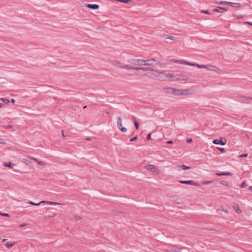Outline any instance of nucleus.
I'll return each mask as SVG.
<instances>
[{
  "instance_id": "16",
  "label": "nucleus",
  "mask_w": 252,
  "mask_h": 252,
  "mask_svg": "<svg viewBox=\"0 0 252 252\" xmlns=\"http://www.w3.org/2000/svg\"><path fill=\"white\" fill-rule=\"evenodd\" d=\"M0 100L2 101L3 105L4 104H8L9 102V100L6 98H0Z\"/></svg>"
},
{
  "instance_id": "43",
  "label": "nucleus",
  "mask_w": 252,
  "mask_h": 252,
  "mask_svg": "<svg viewBox=\"0 0 252 252\" xmlns=\"http://www.w3.org/2000/svg\"><path fill=\"white\" fill-rule=\"evenodd\" d=\"M172 252H181L179 251L178 250H177L176 249H174L172 250Z\"/></svg>"
},
{
  "instance_id": "56",
  "label": "nucleus",
  "mask_w": 252,
  "mask_h": 252,
  "mask_svg": "<svg viewBox=\"0 0 252 252\" xmlns=\"http://www.w3.org/2000/svg\"><path fill=\"white\" fill-rule=\"evenodd\" d=\"M86 140H91V139L90 138H87Z\"/></svg>"
},
{
  "instance_id": "53",
  "label": "nucleus",
  "mask_w": 252,
  "mask_h": 252,
  "mask_svg": "<svg viewBox=\"0 0 252 252\" xmlns=\"http://www.w3.org/2000/svg\"><path fill=\"white\" fill-rule=\"evenodd\" d=\"M222 211H223L224 212H225V213H228V211H227V210H222Z\"/></svg>"
},
{
  "instance_id": "51",
  "label": "nucleus",
  "mask_w": 252,
  "mask_h": 252,
  "mask_svg": "<svg viewBox=\"0 0 252 252\" xmlns=\"http://www.w3.org/2000/svg\"><path fill=\"white\" fill-rule=\"evenodd\" d=\"M62 136H63V137H65V135H64V133H63V131H62Z\"/></svg>"
},
{
  "instance_id": "32",
  "label": "nucleus",
  "mask_w": 252,
  "mask_h": 252,
  "mask_svg": "<svg viewBox=\"0 0 252 252\" xmlns=\"http://www.w3.org/2000/svg\"><path fill=\"white\" fill-rule=\"evenodd\" d=\"M248 156V154H243V155H240L239 156V157H247Z\"/></svg>"
},
{
  "instance_id": "34",
  "label": "nucleus",
  "mask_w": 252,
  "mask_h": 252,
  "mask_svg": "<svg viewBox=\"0 0 252 252\" xmlns=\"http://www.w3.org/2000/svg\"><path fill=\"white\" fill-rule=\"evenodd\" d=\"M213 11H214V12H220V11L219 10V9L218 8V7H217V8H216V9H214L213 10Z\"/></svg>"
},
{
  "instance_id": "57",
  "label": "nucleus",
  "mask_w": 252,
  "mask_h": 252,
  "mask_svg": "<svg viewBox=\"0 0 252 252\" xmlns=\"http://www.w3.org/2000/svg\"><path fill=\"white\" fill-rule=\"evenodd\" d=\"M120 66H124V65H121L119 66V67H120Z\"/></svg>"
},
{
  "instance_id": "40",
  "label": "nucleus",
  "mask_w": 252,
  "mask_h": 252,
  "mask_svg": "<svg viewBox=\"0 0 252 252\" xmlns=\"http://www.w3.org/2000/svg\"><path fill=\"white\" fill-rule=\"evenodd\" d=\"M199 66L201 67H198V68H207L206 66L204 65H199Z\"/></svg>"
},
{
  "instance_id": "11",
  "label": "nucleus",
  "mask_w": 252,
  "mask_h": 252,
  "mask_svg": "<svg viewBox=\"0 0 252 252\" xmlns=\"http://www.w3.org/2000/svg\"><path fill=\"white\" fill-rule=\"evenodd\" d=\"M216 175L218 176H231V173L230 172H222L216 173Z\"/></svg>"
},
{
  "instance_id": "6",
  "label": "nucleus",
  "mask_w": 252,
  "mask_h": 252,
  "mask_svg": "<svg viewBox=\"0 0 252 252\" xmlns=\"http://www.w3.org/2000/svg\"><path fill=\"white\" fill-rule=\"evenodd\" d=\"M179 182L182 184H188V185H190L191 186H199V185L197 183H196V182L192 181V180H189V181L180 180V181H179Z\"/></svg>"
},
{
  "instance_id": "46",
  "label": "nucleus",
  "mask_w": 252,
  "mask_h": 252,
  "mask_svg": "<svg viewBox=\"0 0 252 252\" xmlns=\"http://www.w3.org/2000/svg\"><path fill=\"white\" fill-rule=\"evenodd\" d=\"M11 102L12 103H14L15 102V100L14 99H12L11 100Z\"/></svg>"
},
{
  "instance_id": "7",
  "label": "nucleus",
  "mask_w": 252,
  "mask_h": 252,
  "mask_svg": "<svg viewBox=\"0 0 252 252\" xmlns=\"http://www.w3.org/2000/svg\"><path fill=\"white\" fill-rule=\"evenodd\" d=\"M142 70L143 71H155V70L151 67H137L136 70Z\"/></svg>"
},
{
  "instance_id": "48",
  "label": "nucleus",
  "mask_w": 252,
  "mask_h": 252,
  "mask_svg": "<svg viewBox=\"0 0 252 252\" xmlns=\"http://www.w3.org/2000/svg\"><path fill=\"white\" fill-rule=\"evenodd\" d=\"M26 223H23V224H21V225H20V226H21V227H24V226H26Z\"/></svg>"
},
{
  "instance_id": "20",
  "label": "nucleus",
  "mask_w": 252,
  "mask_h": 252,
  "mask_svg": "<svg viewBox=\"0 0 252 252\" xmlns=\"http://www.w3.org/2000/svg\"><path fill=\"white\" fill-rule=\"evenodd\" d=\"M133 119L134 120V125H135V128L136 129H138V128H139V124L137 122L136 119L135 117H133Z\"/></svg>"
},
{
  "instance_id": "8",
  "label": "nucleus",
  "mask_w": 252,
  "mask_h": 252,
  "mask_svg": "<svg viewBox=\"0 0 252 252\" xmlns=\"http://www.w3.org/2000/svg\"><path fill=\"white\" fill-rule=\"evenodd\" d=\"M87 7L92 9H97L99 8V5L96 4H88Z\"/></svg>"
},
{
  "instance_id": "35",
  "label": "nucleus",
  "mask_w": 252,
  "mask_h": 252,
  "mask_svg": "<svg viewBox=\"0 0 252 252\" xmlns=\"http://www.w3.org/2000/svg\"><path fill=\"white\" fill-rule=\"evenodd\" d=\"M147 139L148 140H150V139H151V134H150H150H149L147 135Z\"/></svg>"
},
{
  "instance_id": "45",
  "label": "nucleus",
  "mask_w": 252,
  "mask_h": 252,
  "mask_svg": "<svg viewBox=\"0 0 252 252\" xmlns=\"http://www.w3.org/2000/svg\"><path fill=\"white\" fill-rule=\"evenodd\" d=\"M179 60H171V62H174V63H177V61H178Z\"/></svg>"
},
{
  "instance_id": "30",
  "label": "nucleus",
  "mask_w": 252,
  "mask_h": 252,
  "mask_svg": "<svg viewBox=\"0 0 252 252\" xmlns=\"http://www.w3.org/2000/svg\"><path fill=\"white\" fill-rule=\"evenodd\" d=\"M190 65L194 66H197L198 67H200L198 64L196 63H191V64H190Z\"/></svg>"
},
{
  "instance_id": "2",
  "label": "nucleus",
  "mask_w": 252,
  "mask_h": 252,
  "mask_svg": "<svg viewBox=\"0 0 252 252\" xmlns=\"http://www.w3.org/2000/svg\"><path fill=\"white\" fill-rule=\"evenodd\" d=\"M129 62L133 64L139 66L144 65V63H146L145 60L142 59H130Z\"/></svg>"
},
{
  "instance_id": "27",
  "label": "nucleus",
  "mask_w": 252,
  "mask_h": 252,
  "mask_svg": "<svg viewBox=\"0 0 252 252\" xmlns=\"http://www.w3.org/2000/svg\"><path fill=\"white\" fill-rule=\"evenodd\" d=\"M247 184L245 183V182H243L242 183V184L241 185V187L243 188L246 187L247 186Z\"/></svg>"
},
{
  "instance_id": "18",
  "label": "nucleus",
  "mask_w": 252,
  "mask_h": 252,
  "mask_svg": "<svg viewBox=\"0 0 252 252\" xmlns=\"http://www.w3.org/2000/svg\"><path fill=\"white\" fill-rule=\"evenodd\" d=\"M177 62H178L179 63H181V64H188V65L191 64V63H189L187 61H183V60H179L178 61H177Z\"/></svg>"
},
{
  "instance_id": "4",
  "label": "nucleus",
  "mask_w": 252,
  "mask_h": 252,
  "mask_svg": "<svg viewBox=\"0 0 252 252\" xmlns=\"http://www.w3.org/2000/svg\"><path fill=\"white\" fill-rule=\"evenodd\" d=\"M29 204H31V205H35V206H38L41 204H49V205H56V204H58V203H56V202H52V201H40V202H39L38 203H35L32 201H30L29 202Z\"/></svg>"
},
{
  "instance_id": "26",
  "label": "nucleus",
  "mask_w": 252,
  "mask_h": 252,
  "mask_svg": "<svg viewBox=\"0 0 252 252\" xmlns=\"http://www.w3.org/2000/svg\"><path fill=\"white\" fill-rule=\"evenodd\" d=\"M166 39H170L171 40H174L175 39V37L174 36H168L167 35V37L166 38Z\"/></svg>"
},
{
  "instance_id": "50",
  "label": "nucleus",
  "mask_w": 252,
  "mask_h": 252,
  "mask_svg": "<svg viewBox=\"0 0 252 252\" xmlns=\"http://www.w3.org/2000/svg\"><path fill=\"white\" fill-rule=\"evenodd\" d=\"M3 103H0V108H1L2 106H3Z\"/></svg>"
},
{
  "instance_id": "22",
  "label": "nucleus",
  "mask_w": 252,
  "mask_h": 252,
  "mask_svg": "<svg viewBox=\"0 0 252 252\" xmlns=\"http://www.w3.org/2000/svg\"><path fill=\"white\" fill-rule=\"evenodd\" d=\"M180 166L181 167L182 169L183 170H187V169H189L190 168V167L187 166L185 165H180Z\"/></svg>"
},
{
  "instance_id": "25",
  "label": "nucleus",
  "mask_w": 252,
  "mask_h": 252,
  "mask_svg": "<svg viewBox=\"0 0 252 252\" xmlns=\"http://www.w3.org/2000/svg\"><path fill=\"white\" fill-rule=\"evenodd\" d=\"M218 149L222 153H224L225 152L224 148H218Z\"/></svg>"
},
{
  "instance_id": "21",
  "label": "nucleus",
  "mask_w": 252,
  "mask_h": 252,
  "mask_svg": "<svg viewBox=\"0 0 252 252\" xmlns=\"http://www.w3.org/2000/svg\"><path fill=\"white\" fill-rule=\"evenodd\" d=\"M218 8L219 9V10H221V11H220V12H223L226 11L228 10L227 8L221 7L220 6H218Z\"/></svg>"
},
{
  "instance_id": "19",
  "label": "nucleus",
  "mask_w": 252,
  "mask_h": 252,
  "mask_svg": "<svg viewBox=\"0 0 252 252\" xmlns=\"http://www.w3.org/2000/svg\"><path fill=\"white\" fill-rule=\"evenodd\" d=\"M15 242H13V243H7L5 244V246L8 249L10 248L11 247H12V246H13L15 244Z\"/></svg>"
},
{
  "instance_id": "31",
  "label": "nucleus",
  "mask_w": 252,
  "mask_h": 252,
  "mask_svg": "<svg viewBox=\"0 0 252 252\" xmlns=\"http://www.w3.org/2000/svg\"><path fill=\"white\" fill-rule=\"evenodd\" d=\"M201 13L205 14H209V12L208 10H202Z\"/></svg>"
},
{
  "instance_id": "10",
  "label": "nucleus",
  "mask_w": 252,
  "mask_h": 252,
  "mask_svg": "<svg viewBox=\"0 0 252 252\" xmlns=\"http://www.w3.org/2000/svg\"><path fill=\"white\" fill-rule=\"evenodd\" d=\"M120 68H124L127 69H132L136 70V68H137V67L132 66H130L129 65H124V66H120Z\"/></svg>"
},
{
  "instance_id": "14",
  "label": "nucleus",
  "mask_w": 252,
  "mask_h": 252,
  "mask_svg": "<svg viewBox=\"0 0 252 252\" xmlns=\"http://www.w3.org/2000/svg\"><path fill=\"white\" fill-rule=\"evenodd\" d=\"M4 165L5 167H10V168H12L14 166H15V164L12 163L11 162H7V163H5Z\"/></svg>"
},
{
  "instance_id": "5",
  "label": "nucleus",
  "mask_w": 252,
  "mask_h": 252,
  "mask_svg": "<svg viewBox=\"0 0 252 252\" xmlns=\"http://www.w3.org/2000/svg\"><path fill=\"white\" fill-rule=\"evenodd\" d=\"M226 143V139L223 138H220L219 139H215L213 141V143L214 144H221V145H224Z\"/></svg>"
},
{
  "instance_id": "1",
  "label": "nucleus",
  "mask_w": 252,
  "mask_h": 252,
  "mask_svg": "<svg viewBox=\"0 0 252 252\" xmlns=\"http://www.w3.org/2000/svg\"><path fill=\"white\" fill-rule=\"evenodd\" d=\"M167 92L170 93H172L175 95H187L188 94L186 92H188V90H183L180 89H176L175 88H167Z\"/></svg>"
},
{
  "instance_id": "37",
  "label": "nucleus",
  "mask_w": 252,
  "mask_h": 252,
  "mask_svg": "<svg viewBox=\"0 0 252 252\" xmlns=\"http://www.w3.org/2000/svg\"><path fill=\"white\" fill-rule=\"evenodd\" d=\"M23 160L27 164H28L29 162H30V161L26 159H23Z\"/></svg>"
},
{
  "instance_id": "15",
  "label": "nucleus",
  "mask_w": 252,
  "mask_h": 252,
  "mask_svg": "<svg viewBox=\"0 0 252 252\" xmlns=\"http://www.w3.org/2000/svg\"><path fill=\"white\" fill-rule=\"evenodd\" d=\"M233 208L237 213H240L241 212V211L237 204L234 205L233 206Z\"/></svg>"
},
{
  "instance_id": "3",
  "label": "nucleus",
  "mask_w": 252,
  "mask_h": 252,
  "mask_svg": "<svg viewBox=\"0 0 252 252\" xmlns=\"http://www.w3.org/2000/svg\"><path fill=\"white\" fill-rule=\"evenodd\" d=\"M145 61L146 62V63H144V65H153V63H152V61H154L156 63V65H159L160 67H162V64L159 61L156 60L154 58L148 60H145Z\"/></svg>"
},
{
  "instance_id": "55",
  "label": "nucleus",
  "mask_w": 252,
  "mask_h": 252,
  "mask_svg": "<svg viewBox=\"0 0 252 252\" xmlns=\"http://www.w3.org/2000/svg\"><path fill=\"white\" fill-rule=\"evenodd\" d=\"M11 127H12V126H8L7 127V128H11Z\"/></svg>"
},
{
  "instance_id": "36",
  "label": "nucleus",
  "mask_w": 252,
  "mask_h": 252,
  "mask_svg": "<svg viewBox=\"0 0 252 252\" xmlns=\"http://www.w3.org/2000/svg\"><path fill=\"white\" fill-rule=\"evenodd\" d=\"M191 141H192V139L191 138H188L187 139V142L188 143H190Z\"/></svg>"
},
{
  "instance_id": "44",
  "label": "nucleus",
  "mask_w": 252,
  "mask_h": 252,
  "mask_svg": "<svg viewBox=\"0 0 252 252\" xmlns=\"http://www.w3.org/2000/svg\"><path fill=\"white\" fill-rule=\"evenodd\" d=\"M225 181H221L220 183V184H221L222 185H225Z\"/></svg>"
},
{
  "instance_id": "49",
  "label": "nucleus",
  "mask_w": 252,
  "mask_h": 252,
  "mask_svg": "<svg viewBox=\"0 0 252 252\" xmlns=\"http://www.w3.org/2000/svg\"><path fill=\"white\" fill-rule=\"evenodd\" d=\"M75 219L76 220H80V217H76Z\"/></svg>"
},
{
  "instance_id": "28",
  "label": "nucleus",
  "mask_w": 252,
  "mask_h": 252,
  "mask_svg": "<svg viewBox=\"0 0 252 252\" xmlns=\"http://www.w3.org/2000/svg\"><path fill=\"white\" fill-rule=\"evenodd\" d=\"M137 136H135V137H133V138H131V139H130V141L131 142H133V141H135L136 140H137Z\"/></svg>"
},
{
  "instance_id": "13",
  "label": "nucleus",
  "mask_w": 252,
  "mask_h": 252,
  "mask_svg": "<svg viewBox=\"0 0 252 252\" xmlns=\"http://www.w3.org/2000/svg\"><path fill=\"white\" fill-rule=\"evenodd\" d=\"M216 3L217 4H225V5H229V4H231V2L223 1H217Z\"/></svg>"
},
{
  "instance_id": "58",
  "label": "nucleus",
  "mask_w": 252,
  "mask_h": 252,
  "mask_svg": "<svg viewBox=\"0 0 252 252\" xmlns=\"http://www.w3.org/2000/svg\"><path fill=\"white\" fill-rule=\"evenodd\" d=\"M2 142H1V139H0V143H2Z\"/></svg>"
},
{
  "instance_id": "39",
  "label": "nucleus",
  "mask_w": 252,
  "mask_h": 252,
  "mask_svg": "<svg viewBox=\"0 0 252 252\" xmlns=\"http://www.w3.org/2000/svg\"><path fill=\"white\" fill-rule=\"evenodd\" d=\"M212 182V181H206L204 183V184H210Z\"/></svg>"
},
{
  "instance_id": "42",
  "label": "nucleus",
  "mask_w": 252,
  "mask_h": 252,
  "mask_svg": "<svg viewBox=\"0 0 252 252\" xmlns=\"http://www.w3.org/2000/svg\"><path fill=\"white\" fill-rule=\"evenodd\" d=\"M166 143H167V144H172L173 143V141H172V140L168 141L166 142Z\"/></svg>"
},
{
  "instance_id": "33",
  "label": "nucleus",
  "mask_w": 252,
  "mask_h": 252,
  "mask_svg": "<svg viewBox=\"0 0 252 252\" xmlns=\"http://www.w3.org/2000/svg\"><path fill=\"white\" fill-rule=\"evenodd\" d=\"M29 158L31 159H32V160H34L35 161H37V159L33 158V157H29Z\"/></svg>"
},
{
  "instance_id": "41",
  "label": "nucleus",
  "mask_w": 252,
  "mask_h": 252,
  "mask_svg": "<svg viewBox=\"0 0 252 252\" xmlns=\"http://www.w3.org/2000/svg\"><path fill=\"white\" fill-rule=\"evenodd\" d=\"M242 97L244 98L245 99H252V97L251 98L250 97H245V96H244V97Z\"/></svg>"
},
{
  "instance_id": "38",
  "label": "nucleus",
  "mask_w": 252,
  "mask_h": 252,
  "mask_svg": "<svg viewBox=\"0 0 252 252\" xmlns=\"http://www.w3.org/2000/svg\"><path fill=\"white\" fill-rule=\"evenodd\" d=\"M1 215L2 216H5V217H9V214H6V213L1 214Z\"/></svg>"
},
{
  "instance_id": "47",
  "label": "nucleus",
  "mask_w": 252,
  "mask_h": 252,
  "mask_svg": "<svg viewBox=\"0 0 252 252\" xmlns=\"http://www.w3.org/2000/svg\"><path fill=\"white\" fill-rule=\"evenodd\" d=\"M245 23L246 24H248L252 26V23H251V22H245Z\"/></svg>"
},
{
  "instance_id": "24",
  "label": "nucleus",
  "mask_w": 252,
  "mask_h": 252,
  "mask_svg": "<svg viewBox=\"0 0 252 252\" xmlns=\"http://www.w3.org/2000/svg\"><path fill=\"white\" fill-rule=\"evenodd\" d=\"M36 162L40 165H44V163L42 161H39L37 159V161H36Z\"/></svg>"
},
{
  "instance_id": "52",
  "label": "nucleus",
  "mask_w": 252,
  "mask_h": 252,
  "mask_svg": "<svg viewBox=\"0 0 252 252\" xmlns=\"http://www.w3.org/2000/svg\"><path fill=\"white\" fill-rule=\"evenodd\" d=\"M249 189L252 191V186H251L249 188Z\"/></svg>"
},
{
  "instance_id": "54",
  "label": "nucleus",
  "mask_w": 252,
  "mask_h": 252,
  "mask_svg": "<svg viewBox=\"0 0 252 252\" xmlns=\"http://www.w3.org/2000/svg\"><path fill=\"white\" fill-rule=\"evenodd\" d=\"M6 240H7V239H3L2 240V242H5V241H6Z\"/></svg>"
},
{
  "instance_id": "23",
  "label": "nucleus",
  "mask_w": 252,
  "mask_h": 252,
  "mask_svg": "<svg viewBox=\"0 0 252 252\" xmlns=\"http://www.w3.org/2000/svg\"><path fill=\"white\" fill-rule=\"evenodd\" d=\"M119 129H120V130L123 132H126L127 130L126 128L125 127H121L119 128Z\"/></svg>"
},
{
  "instance_id": "17",
  "label": "nucleus",
  "mask_w": 252,
  "mask_h": 252,
  "mask_svg": "<svg viewBox=\"0 0 252 252\" xmlns=\"http://www.w3.org/2000/svg\"><path fill=\"white\" fill-rule=\"evenodd\" d=\"M229 5H231L234 7H239L241 5L240 3H237V2L234 3V2H231V4H229Z\"/></svg>"
},
{
  "instance_id": "9",
  "label": "nucleus",
  "mask_w": 252,
  "mask_h": 252,
  "mask_svg": "<svg viewBox=\"0 0 252 252\" xmlns=\"http://www.w3.org/2000/svg\"><path fill=\"white\" fill-rule=\"evenodd\" d=\"M145 168L147 169L148 170H149L150 171L152 172H155V170L156 169L154 165L152 164H148L145 165Z\"/></svg>"
},
{
  "instance_id": "29",
  "label": "nucleus",
  "mask_w": 252,
  "mask_h": 252,
  "mask_svg": "<svg viewBox=\"0 0 252 252\" xmlns=\"http://www.w3.org/2000/svg\"><path fill=\"white\" fill-rule=\"evenodd\" d=\"M155 71L158 73H160V74H164V71L162 70V71H158V70H155Z\"/></svg>"
},
{
  "instance_id": "12",
  "label": "nucleus",
  "mask_w": 252,
  "mask_h": 252,
  "mask_svg": "<svg viewBox=\"0 0 252 252\" xmlns=\"http://www.w3.org/2000/svg\"><path fill=\"white\" fill-rule=\"evenodd\" d=\"M117 126L119 128L121 127H122V120L120 117H118V120H117Z\"/></svg>"
}]
</instances>
